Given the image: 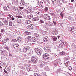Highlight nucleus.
Returning a JSON list of instances; mask_svg holds the SVG:
<instances>
[{
    "mask_svg": "<svg viewBox=\"0 0 76 76\" xmlns=\"http://www.w3.org/2000/svg\"><path fill=\"white\" fill-rule=\"evenodd\" d=\"M8 16H9V17H10V18H11V17L12 16V15L10 14H9L8 15Z\"/></svg>",
    "mask_w": 76,
    "mask_h": 76,
    "instance_id": "57",
    "label": "nucleus"
},
{
    "mask_svg": "<svg viewBox=\"0 0 76 76\" xmlns=\"http://www.w3.org/2000/svg\"><path fill=\"white\" fill-rule=\"evenodd\" d=\"M61 48H62L64 47L63 45H61Z\"/></svg>",
    "mask_w": 76,
    "mask_h": 76,
    "instance_id": "62",
    "label": "nucleus"
},
{
    "mask_svg": "<svg viewBox=\"0 0 76 76\" xmlns=\"http://www.w3.org/2000/svg\"><path fill=\"white\" fill-rule=\"evenodd\" d=\"M19 18H22L23 17L22 16H19Z\"/></svg>",
    "mask_w": 76,
    "mask_h": 76,
    "instance_id": "58",
    "label": "nucleus"
},
{
    "mask_svg": "<svg viewBox=\"0 0 76 76\" xmlns=\"http://www.w3.org/2000/svg\"><path fill=\"white\" fill-rule=\"evenodd\" d=\"M27 17L29 19H31L33 17V15L30 14L28 15Z\"/></svg>",
    "mask_w": 76,
    "mask_h": 76,
    "instance_id": "14",
    "label": "nucleus"
},
{
    "mask_svg": "<svg viewBox=\"0 0 76 76\" xmlns=\"http://www.w3.org/2000/svg\"><path fill=\"white\" fill-rule=\"evenodd\" d=\"M30 28L31 29H32L34 27V25H33L31 24L29 25Z\"/></svg>",
    "mask_w": 76,
    "mask_h": 76,
    "instance_id": "30",
    "label": "nucleus"
},
{
    "mask_svg": "<svg viewBox=\"0 0 76 76\" xmlns=\"http://www.w3.org/2000/svg\"><path fill=\"white\" fill-rule=\"evenodd\" d=\"M19 13H20V15H23V12L22 11H21V10H20L19 11Z\"/></svg>",
    "mask_w": 76,
    "mask_h": 76,
    "instance_id": "38",
    "label": "nucleus"
},
{
    "mask_svg": "<svg viewBox=\"0 0 76 76\" xmlns=\"http://www.w3.org/2000/svg\"><path fill=\"white\" fill-rule=\"evenodd\" d=\"M34 35L36 37H38V34H34Z\"/></svg>",
    "mask_w": 76,
    "mask_h": 76,
    "instance_id": "46",
    "label": "nucleus"
},
{
    "mask_svg": "<svg viewBox=\"0 0 76 76\" xmlns=\"http://www.w3.org/2000/svg\"><path fill=\"white\" fill-rule=\"evenodd\" d=\"M45 24L49 26H53V23L50 22H46Z\"/></svg>",
    "mask_w": 76,
    "mask_h": 76,
    "instance_id": "10",
    "label": "nucleus"
},
{
    "mask_svg": "<svg viewBox=\"0 0 76 76\" xmlns=\"http://www.w3.org/2000/svg\"><path fill=\"white\" fill-rule=\"evenodd\" d=\"M26 12L27 13H30L31 12V10L29 9H28V10H26Z\"/></svg>",
    "mask_w": 76,
    "mask_h": 76,
    "instance_id": "21",
    "label": "nucleus"
},
{
    "mask_svg": "<svg viewBox=\"0 0 76 76\" xmlns=\"http://www.w3.org/2000/svg\"><path fill=\"white\" fill-rule=\"evenodd\" d=\"M26 35H29L31 34L30 32H28V31H26Z\"/></svg>",
    "mask_w": 76,
    "mask_h": 76,
    "instance_id": "35",
    "label": "nucleus"
},
{
    "mask_svg": "<svg viewBox=\"0 0 76 76\" xmlns=\"http://www.w3.org/2000/svg\"><path fill=\"white\" fill-rule=\"evenodd\" d=\"M71 1L72 2H73L74 1V0H71Z\"/></svg>",
    "mask_w": 76,
    "mask_h": 76,
    "instance_id": "63",
    "label": "nucleus"
},
{
    "mask_svg": "<svg viewBox=\"0 0 76 76\" xmlns=\"http://www.w3.org/2000/svg\"><path fill=\"white\" fill-rule=\"evenodd\" d=\"M51 18L48 15V16H47V17L46 18V19H47L48 20H50V19Z\"/></svg>",
    "mask_w": 76,
    "mask_h": 76,
    "instance_id": "33",
    "label": "nucleus"
},
{
    "mask_svg": "<svg viewBox=\"0 0 76 76\" xmlns=\"http://www.w3.org/2000/svg\"><path fill=\"white\" fill-rule=\"evenodd\" d=\"M40 32L43 34V35H45L46 34V31H45L43 30H41Z\"/></svg>",
    "mask_w": 76,
    "mask_h": 76,
    "instance_id": "19",
    "label": "nucleus"
},
{
    "mask_svg": "<svg viewBox=\"0 0 76 76\" xmlns=\"http://www.w3.org/2000/svg\"><path fill=\"white\" fill-rule=\"evenodd\" d=\"M38 4L40 8H43L44 7L43 3L42 1H39L38 2Z\"/></svg>",
    "mask_w": 76,
    "mask_h": 76,
    "instance_id": "7",
    "label": "nucleus"
},
{
    "mask_svg": "<svg viewBox=\"0 0 76 76\" xmlns=\"http://www.w3.org/2000/svg\"><path fill=\"white\" fill-rule=\"evenodd\" d=\"M4 73H6L7 74V73H7V72L6 71V70L5 69H4Z\"/></svg>",
    "mask_w": 76,
    "mask_h": 76,
    "instance_id": "49",
    "label": "nucleus"
},
{
    "mask_svg": "<svg viewBox=\"0 0 76 76\" xmlns=\"http://www.w3.org/2000/svg\"><path fill=\"white\" fill-rule=\"evenodd\" d=\"M74 46L75 47V48H76V45H74Z\"/></svg>",
    "mask_w": 76,
    "mask_h": 76,
    "instance_id": "64",
    "label": "nucleus"
},
{
    "mask_svg": "<svg viewBox=\"0 0 76 76\" xmlns=\"http://www.w3.org/2000/svg\"><path fill=\"white\" fill-rule=\"evenodd\" d=\"M53 22L55 25H56V22H55L54 21H53Z\"/></svg>",
    "mask_w": 76,
    "mask_h": 76,
    "instance_id": "54",
    "label": "nucleus"
},
{
    "mask_svg": "<svg viewBox=\"0 0 76 76\" xmlns=\"http://www.w3.org/2000/svg\"><path fill=\"white\" fill-rule=\"evenodd\" d=\"M9 56H10V57H12V55L10 54V53H9Z\"/></svg>",
    "mask_w": 76,
    "mask_h": 76,
    "instance_id": "52",
    "label": "nucleus"
},
{
    "mask_svg": "<svg viewBox=\"0 0 76 76\" xmlns=\"http://www.w3.org/2000/svg\"><path fill=\"white\" fill-rule=\"evenodd\" d=\"M60 42L61 44L63 45H64L65 43V42L64 40H61L60 41Z\"/></svg>",
    "mask_w": 76,
    "mask_h": 76,
    "instance_id": "22",
    "label": "nucleus"
},
{
    "mask_svg": "<svg viewBox=\"0 0 76 76\" xmlns=\"http://www.w3.org/2000/svg\"><path fill=\"white\" fill-rule=\"evenodd\" d=\"M17 42V40L15 39H12L11 41V42Z\"/></svg>",
    "mask_w": 76,
    "mask_h": 76,
    "instance_id": "24",
    "label": "nucleus"
},
{
    "mask_svg": "<svg viewBox=\"0 0 76 76\" xmlns=\"http://www.w3.org/2000/svg\"><path fill=\"white\" fill-rule=\"evenodd\" d=\"M9 23L10 26H12V21H9Z\"/></svg>",
    "mask_w": 76,
    "mask_h": 76,
    "instance_id": "34",
    "label": "nucleus"
},
{
    "mask_svg": "<svg viewBox=\"0 0 76 76\" xmlns=\"http://www.w3.org/2000/svg\"><path fill=\"white\" fill-rule=\"evenodd\" d=\"M5 69H6V70L9 72H12L11 66H10L9 65H7L6 66Z\"/></svg>",
    "mask_w": 76,
    "mask_h": 76,
    "instance_id": "1",
    "label": "nucleus"
},
{
    "mask_svg": "<svg viewBox=\"0 0 76 76\" xmlns=\"http://www.w3.org/2000/svg\"><path fill=\"white\" fill-rule=\"evenodd\" d=\"M40 22L42 23H44V21L42 20H40Z\"/></svg>",
    "mask_w": 76,
    "mask_h": 76,
    "instance_id": "47",
    "label": "nucleus"
},
{
    "mask_svg": "<svg viewBox=\"0 0 76 76\" xmlns=\"http://www.w3.org/2000/svg\"><path fill=\"white\" fill-rule=\"evenodd\" d=\"M61 45H59L58 46V48H61Z\"/></svg>",
    "mask_w": 76,
    "mask_h": 76,
    "instance_id": "53",
    "label": "nucleus"
},
{
    "mask_svg": "<svg viewBox=\"0 0 76 76\" xmlns=\"http://www.w3.org/2000/svg\"><path fill=\"white\" fill-rule=\"evenodd\" d=\"M60 16L62 17V19H63L64 13L63 12H61L60 14Z\"/></svg>",
    "mask_w": 76,
    "mask_h": 76,
    "instance_id": "31",
    "label": "nucleus"
},
{
    "mask_svg": "<svg viewBox=\"0 0 76 76\" xmlns=\"http://www.w3.org/2000/svg\"><path fill=\"white\" fill-rule=\"evenodd\" d=\"M53 39L54 41H56L57 39V38L56 37H55Z\"/></svg>",
    "mask_w": 76,
    "mask_h": 76,
    "instance_id": "37",
    "label": "nucleus"
},
{
    "mask_svg": "<svg viewBox=\"0 0 76 76\" xmlns=\"http://www.w3.org/2000/svg\"><path fill=\"white\" fill-rule=\"evenodd\" d=\"M16 17L17 19V22L18 23H19V18L18 19V18H19V16H16Z\"/></svg>",
    "mask_w": 76,
    "mask_h": 76,
    "instance_id": "27",
    "label": "nucleus"
},
{
    "mask_svg": "<svg viewBox=\"0 0 76 76\" xmlns=\"http://www.w3.org/2000/svg\"><path fill=\"white\" fill-rule=\"evenodd\" d=\"M32 40L33 42H34L36 41V38H35L34 37H32Z\"/></svg>",
    "mask_w": 76,
    "mask_h": 76,
    "instance_id": "26",
    "label": "nucleus"
},
{
    "mask_svg": "<svg viewBox=\"0 0 76 76\" xmlns=\"http://www.w3.org/2000/svg\"><path fill=\"white\" fill-rule=\"evenodd\" d=\"M27 39L30 42H31L32 40V38L31 36H28L27 37Z\"/></svg>",
    "mask_w": 76,
    "mask_h": 76,
    "instance_id": "15",
    "label": "nucleus"
},
{
    "mask_svg": "<svg viewBox=\"0 0 76 76\" xmlns=\"http://www.w3.org/2000/svg\"><path fill=\"white\" fill-rule=\"evenodd\" d=\"M31 23V22L30 21L26 20V23L27 24H29Z\"/></svg>",
    "mask_w": 76,
    "mask_h": 76,
    "instance_id": "25",
    "label": "nucleus"
},
{
    "mask_svg": "<svg viewBox=\"0 0 76 76\" xmlns=\"http://www.w3.org/2000/svg\"><path fill=\"white\" fill-rule=\"evenodd\" d=\"M29 47H28V46L25 47L23 49V51L24 53L26 52L28 50V49H29Z\"/></svg>",
    "mask_w": 76,
    "mask_h": 76,
    "instance_id": "9",
    "label": "nucleus"
},
{
    "mask_svg": "<svg viewBox=\"0 0 76 76\" xmlns=\"http://www.w3.org/2000/svg\"><path fill=\"white\" fill-rule=\"evenodd\" d=\"M1 20H2L3 23H4L5 25H8V21H7V20L5 18H1Z\"/></svg>",
    "mask_w": 76,
    "mask_h": 76,
    "instance_id": "2",
    "label": "nucleus"
},
{
    "mask_svg": "<svg viewBox=\"0 0 76 76\" xmlns=\"http://www.w3.org/2000/svg\"><path fill=\"white\" fill-rule=\"evenodd\" d=\"M52 3L53 4L55 3L56 1V0H52Z\"/></svg>",
    "mask_w": 76,
    "mask_h": 76,
    "instance_id": "40",
    "label": "nucleus"
},
{
    "mask_svg": "<svg viewBox=\"0 0 76 76\" xmlns=\"http://www.w3.org/2000/svg\"><path fill=\"white\" fill-rule=\"evenodd\" d=\"M59 3L60 5H62V3H61V2L60 1H59Z\"/></svg>",
    "mask_w": 76,
    "mask_h": 76,
    "instance_id": "60",
    "label": "nucleus"
},
{
    "mask_svg": "<svg viewBox=\"0 0 76 76\" xmlns=\"http://www.w3.org/2000/svg\"><path fill=\"white\" fill-rule=\"evenodd\" d=\"M27 28L28 29H30V25L28 26L27 27Z\"/></svg>",
    "mask_w": 76,
    "mask_h": 76,
    "instance_id": "48",
    "label": "nucleus"
},
{
    "mask_svg": "<svg viewBox=\"0 0 76 76\" xmlns=\"http://www.w3.org/2000/svg\"><path fill=\"white\" fill-rule=\"evenodd\" d=\"M35 50L38 55H41L42 53L41 52V50L40 49L38 48H36L35 49Z\"/></svg>",
    "mask_w": 76,
    "mask_h": 76,
    "instance_id": "4",
    "label": "nucleus"
},
{
    "mask_svg": "<svg viewBox=\"0 0 76 76\" xmlns=\"http://www.w3.org/2000/svg\"><path fill=\"white\" fill-rule=\"evenodd\" d=\"M44 49L45 51L47 53H49L50 51V49L49 48L47 47H45Z\"/></svg>",
    "mask_w": 76,
    "mask_h": 76,
    "instance_id": "8",
    "label": "nucleus"
},
{
    "mask_svg": "<svg viewBox=\"0 0 76 76\" xmlns=\"http://www.w3.org/2000/svg\"><path fill=\"white\" fill-rule=\"evenodd\" d=\"M48 7H45L44 9V11L46 12H47L48 11Z\"/></svg>",
    "mask_w": 76,
    "mask_h": 76,
    "instance_id": "18",
    "label": "nucleus"
},
{
    "mask_svg": "<svg viewBox=\"0 0 76 76\" xmlns=\"http://www.w3.org/2000/svg\"><path fill=\"white\" fill-rule=\"evenodd\" d=\"M0 64L1 66H2L3 67H5L6 66V64L3 61H0Z\"/></svg>",
    "mask_w": 76,
    "mask_h": 76,
    "instance_id": "6",
    "label": "nucleus"
},
{
    "mask_svg": "<svg viewBox=\"0 0 76 76\" xmlns=\"http://www.w3.org/2000/svg\"><path fill=\"white\" fill-rule=\"evenodd\" d=\"M43 58L45 59H49V56L47 53H45L43 55Z\"/></svg>",
    "mask_w": 76,
    "mask_h": 76,
    "instance_id": "3",
    "label": "nucleus"
},
{
    "mask_svg": "<svg viewBox=\"0 0 76 76\" xmlns=\"http://www.w3.org/2000/svg\"><path fill=\"white\" fill-rule=\"evenodd\" d=\"M69 70H71L72 69V67L71 66H69L68 67Z\"/></svg>",
    "mask_w": 76,
    "mask_h": 76,
    "instance_id": "45",
    "label": "nucleus"
},
{
    "mask_svg": "<svg viewBox=\"0 0 76 76\" xmlns=\"http://www.w3.org/2000/svg\"><path fill=\"white\" fill-rule=\"evenodd\" d=\"M68 63H69V61H67L65 63V65H66V67H67L68 66Z\"/></svg>",
    "mask_w": 76,
    "mask_h": 76,
    "instance_id": "41",
    "label": "nucleus"
},
{
    "mask_svg": "<svg viewBox=\"0 0 76 76\" xmlns=\"http://www.w3.org/2000/svg\"><path fill=\"white\" fill-rule=\"evenodd\" d=\"M53 35H56L57 34V32L56 31H53Z\"/></svg>",
    "mask_w": 76,
    "mask_h": 76,
    "instance_id": "32",
    "label": "nucleus"
},
{
    "mask_svg": "<svg viewBox=\"0 0 76 76\" xmlns=\"http://www.w3.org/2000/svg\"><path fill=\"white\" fill-rule=\"evenodd\" d=\"M63 2L64 3H66L67 2V0H63Z\"/></svg>",
    "mask_w": 76,
    "mask_h": 76,
    "instance_id": "44",
    "label": "nucleus"
},
{
    "mask_svg": "<svg viewBox=\"0 0 76 76\" xmlns=\"http://www.w3.org/2000/svg\"><path fill=\"white\" fill-rule=\"evenodd\" d=\"M13 1L14 2V3H17V2L18 1L17 0H14Z\"/></svg>",
    "mask_w": 76,
    "mask_h": 76,
    "instance_id": "50",
    "label": "nucleus"
},
{
    "mask_svg": "<svg viewBox=\"0 0 76 76\" xmlns=\"http://www.w3.org/2000/svg\"><path fill=\"white\" fill-rule=\"evenodd\" d=\"M19 8L20 9V10H23V7H19Z\"/></svg>",
    "mask_w": 76,
    "mask_h": 76,
    "instance_id": "56",
    "label": "nucleus"
},
{
    "mask_svg": "<svg viewBox=\"0 0 76 76\" xmlns=\"http://www.w3.org/2000/svg\"><path fill=\"white\" fill-rule=\"evenodd\" d=\"M4 29H1V32H3V31H4Z\"/></svg>",
    "mask_w": 76,
    "mask_h": 76,
    "instance_id": "51",
    "label": "nucleus"
},
{
    "mask_svg": "<svg viewBox=\"0 0 76 76\" xmlns=\"http://www.w3.org/2000/svg\"><path fill=\"white\" fill-rule=\"evenodd\" d=\"M23 40V39L22 38H20V41H22V40Z\"/></svg>",
    "mask_w": 76,
    "mask_h": 76,
    "instance_id": "59",
    "label": "nucleus"
},
{
    "mask_svg": "<svg viewBox=\"0 0 76 76\" xmlns=\"http://www.w3.org/2000/svg\"><path fill=\"white\" fill-rule=\"evenodd\" d=\"M10 18V17H7V19H10V18Z\"/></svg>",
    "mask_w": 76,
    "mask_h": 76,
    "instance_id": "61",
    "label": "nucleus"
},
{
    "mask_svg": "<svg viewBox=\"0 0 76 76\" xmlns=\"http://www.w3.org/2000/svg\"><path fill=\"white\" fill-rule=\"evenodd\" d=\"M5 41H8V40H9V39L8 38H7V39H4Z\"/></svg>",
    "mask_w": 76,
    "mask_h": 76,
    "instance_id": "55",
    "label": "nucleus"
},
{
    "mask_svg": "<svg viewBox=\"0 0 76 76\" xmlns=\"http://www.w3.org/2000/svg\"><path fill=\"white\" fill-rule=\"evenodd\" d=\"M59 53L61 55H66V53L63 51L60 52Z\"/></svg>",
    "mask_w": 76,
    "mask_h": 76,
    "instance_id": "20",
    "label": "nucleus"
},
{
    "mask_svg": "<svg viewBox=\"0 0 76 76\" xmlns=\"http://www.w3.org/2000/svg\"><path fill=\"white\" fill-rule=\"evenodd\" d=\"M31 60L34 63H36V61L38 60L36 57L35 56H32L31 58Z\"/></svg>",
    "mask_w": 76,
    "mask_h": 76,
    "instance_id": "5",
    "label": "nucleus"
},
{
    "mask_svg": "<svg viewBox=\"0 0 76 76\" xmlns=\"http://www.w3.org/2000/svg\"><path fill=\"white\" fill-rule=\"evenodd\" d=\"M48 15V14H45L44 15L43 17L45 18V19H46Z\"/></svg>",
    "mask_w": 76,
    "mask_h": 76,
    "instance_id": "23",
    "label": "nucleus"
},
{
    "mask_svg": "<svg viewBox=\"0 0 76 76\" xmlns=\"http://www.w3.org/2000/svg\"><path fill=\"white\" fill-rule=\"evenodd\" d=\"M48 41V37H45V38L43 39V41L46 42Z\"/></svg>",
    "mask_w": 76,
    "mask_h": 76,
    "instance_id": "11",
    "label": "nucleus"
},
{
    "mask_svg": "<svg viewBox=\"0 0 76 76\" xmlns=\"http://www.w3.org/2000/svg\"><path fill=\"white\" fill-rule=\"evenodd\" d=\"M33 21H38L39 20V18L38 17H35L34 18L33 20H32Z\"/></svg>",
    "mask_w": 76,
    "mask_h": 76,
    "instance_id": "16",
    "label": "nucleus"
},
{
    "mask_svg": "<svg viewBox=\"0 0 76 76\" xmlns=\"http://www.w3.org/2000/svg\"><path fill=\"white\" fill-rule=\"evenodd\" d=\"M5 53V50H1V53L2 54H4Z\"/></svg>",
    "mask_w": 76,
    "mask_h": 76,
    "instance_id": "36",
    "label": "nucleus"
},
{
    "mask_svg": "<svg viewBox=\"0 0 76 76\" xmlns=\"http://www.w3.org/2000/svg\"><path fill=\"white\" fill-rule=\"evenodd\" d=\"M3 25V23L1 21H0V26H1Z\"/></svg>",
    "mask_w": 76,
    "mask_h": 76,
    "instance_id": "43",
    "label": "nucleus"
},
{
    "mask_svg": "<svg viewBox=\"0 0 76 76\" xmlns=\"http://www.w3.org/2000/svg\"><path fill=\"white\" fill-rule=\"evenodd\" d=\"M34 76H41V75L39 74L35 73L34 74Z\"/></svg>",
    "mask_w": 76,
    "mask_h": 76,
    "instance_id": "29",
    "label": "nucleus"
},
{
    "mask_svg": "<svg viewBox=\"0 0 76 76\" xmlns=\"http://www.w3.org/2000/svg\"><path fill=\"white\" fill-rule=\"evenodd\" d=\"M5 48L7 50H9V48L7 46H6L5 47Z\"/></svg>",
    "mask_w": 76,
    "mask_h": 76,
    "instance_id": "39",
    "label": "nucleus"
},
{
    "mask_svg": "<svg viewBox=\"0 0 76 76\" xmlns=\"http://www.w3.org/2000/svg\"><path fill=\"white\" fill-rule=\"evenodd\" d=\"M27 70L28 71H31L32 70V69L31 68V67L30 66H28L26 68Z\"/></svg>",
    "mask_w": 76,
    "mask_h": 76,
    "instance_id": "12",
    "label": "nucleus"
},
{
    "mask_svg": "<svg viewBox=\"0 0 76 76\" xmlns=\"http://www.w3.org/2000/svg\"><path fill=\"white\" fill-rule=\"evenodd\" d=\"M40 66L42 68L44 66V64H40Z\"/></svg>",
    "mask_w": 76,
    "mask_h": 76,
    "instance_id": "42",
    "label": "nucleus"
},
{
    "mask_svg": "<svg viewBox=\"0 0 76 76\" xmlns=\"http://www.w3.org/2000/svg\"><path fill=\"white\" fill-rule=\"evenodd\" d=\"M24 2L23 0H21L20 3V6H22L23 5H24Z\"/></svg>",
    "mask_w": 76,
    "mask_h": 76,
    "instance_id": "13",
    "label": "nucleus"
},
{
    "mask_svg": "<svg viewBox=\"0 0 76 76\" xmlns=\"http://www.w3.org/2000/svg\"><path fill=\"white\" fill-rule=\"evenodd\" d=\"M4 10L6 12H9V10L7 9V7L6 6H4Z\"/></svg>",
    "mask_w": 76,
    "mask_h": 76,
    "instance_id": "17",
    "label": "nucleus"
},
{
    "mask_svg": "<svg viewBox=\"0 0 76 76\" xmlns=\"http://www.w3.org/2000/svg\"><path fill=\"white\" fill-rule=\"evenodd\" d=\"M34 13H35V14H36V15H37V14H39V12H38L37 11H35L34 12Z\"/></svg>",
    "mask_w": 76,
    "mask_h": 76,
    "instance_id": "28",
    "label": "nucleus"
}]
</instances>
